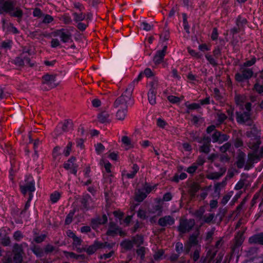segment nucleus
I'll list each match as a JSON object with an SVG mask.
<instances>
[{"label": "nucleus", "instance_id": "31", "mask_svg": "<svg viewBox=\"0 0 263 263\" xmlns=\"http://www.w3.org/2000/svg\"><path fill=\"white\" fill-rule=\"evenodd\" d=\"M201 251V248L199 247L197 248L193 253L190 254V257L193 259L194 262H197L200 258V253Z\"/></svg>", "mask_w": 263, "mask_h": 263}, {"label": "nucleus", "instance_id": "47", "mask_svg": "<svg viewBox=\"0 0 263 263\" xmlns=\"http://www.w3.org/2000/svg\"><path fill=\"white\" fill-rule=\"evenodd\" d=\"M199 152L205 154H209L210 152V145L203 143V144L199 147Z\"/></svg>", "mask_w": 263, "mask_h": 263}, {"label": "nucleus", "instance_id": "3", "mask_svg": "<svg viewBox=\"0 0 263 263\" xmlns=\"http://www.w3.org/2000/svg\"><path fill=\"white\" fill-rule=\"evenodd\" d=\"M127 96L128 92L124 91L122 95L118 97L114 102V105L117 109V114L118 115H125L128 113L127 104L132 100V96L129 98Z\"/></svg>", "mask_w": 263, "mask_h": 263}, {"label": "nucleus", "instance_id": "30", "mask_svg": "<svg viewBox=\"0 0 263 263\" xmlns=\"http://www.w3.org/2000/svg\"><path fill=\"white\" fill-rule=\"evenodd\" d=\"M138 81L135 79L132 83L128 85L127 88L125 89L126 92H128L127 97H130L133 95V92L135 88V84L138 83Z\"/></svg>", "mask_w": 263, "mask_h": 263}, {"label": "nucleus", "instance_id": "11", "mask_svg": "<svg viewBox=\"0 0 263 263\" xmlns=\"http://www.w3.org/2000/svg\"><path fill=\"white\" fill-rule=\"evenodd\" d=\"M248 242L251 245L263 246V232L258 233L250 236L248 239Z\"/></svg>", "mask_w": 263, "mask_h": 263}, {"label": "nucleus", "instance_id": "34", "mask_svg": "<svg viewBox=\"0 0 263 263\" xmlns=\"http://www.w3.org/2000/svg\"><path fill=\"white\" fill-rule=\"evenodd\" d=\"M0 243L4 247L11 246V241L9 236L5 235L0 239Z\"/></svg>", "mask_w": 263, "mask_h": 263}, {"label": "nucleus", "instance_id": "5", "mask_svg": "<svg viewBox=\"0 0 263 263\" xmlns=\"http://www.w3.org/2000/svg\"><path fill=\"white\" fill-rule=\"evenodd\" d=\"M253 74V71L250 68L241 67L240 71L235 75V79L238 82H243L250 79Z\"/></svg>", "mask_w": 263, "mask_h": 263}, {"label": "nucleus", "instance_id": "23", "mask_svg": "<svg viewBox=\"0 0 263 263\" xmlns=\"http://www.w3.org/2000/svg\"><path fill=\"white\" fill-rule=\"evenodd\" d=\"M165 55V54L163 53V51L160 52L158 50L157 51L153 58V61L154 63L156 65H158L162 62Z\"/></svg>", "mask_w": 263, "mask_h": 263}, {"label": "nucleus", "instance_id": "63", "mask_svg": "<svg viewBox=\"0 0 263 263\" xmlns=\"http://www.w3.org/2000/svg\"><path fill=\"white\" fill-rule=\"evenodd\" d=\"M234 146L236 148L241 147L243 146V142L241 139L237 138L234 142Z\"/></svg>", "mask_w": 263, "mask_h": 263}, {"label": "nucleus", "instance_id": "28", "mask_svg": "<svg viewBox=\"0 0 263 263\" xmlns=\"http://www.w3.org/2000/svg\"><path fill=\"white\" fill-rule=\"evenodd\" d=\"M91 198V196L89 194H87L84 196L81 200V204L82 205L83 209L88 211L89 210V205L88 200Z\"/></svg>", "mask_w": 263, "mask_h": 263}, {"label": "nucleus", "instance_id": "42", "mask_svg": "<svg viewBox=\"0 0 263 263\" xmlns=\"http://www.w3.org/2000/svg\"><path fill=\"white\" fill-rule=\"evenodd\" d=\"M73 16L74 17V21L76 22L82 21L85 18V14L81 12L80 13L74 12L73 13Z\"/></svg>", "mask_w": 263, "mask_h": 263}, {"label": "nucleus", "instance_id": "1", "mask_svg": "<svg viewBox=\"0 0 263 263\" xmlns=\"http://www.w3.org/2000/svg\"><path fill=\"white\" fill-rule=\"evenodd\" d=\"M13 257L8 256L2 259L3 263H23L24 250L23 243H14L12 247Z\"/></svg>", "mask_w": 263, "mask_h": 263}, {"label": "nucleus", "instance_id": "4", "mask_svg": "<svg viewBox=\"0 0 263 263\" xmlns=\"http://www.w3.org/2000/svg\"><path fill=\"white\" fill-rule=\"evenodd\" d=\"M247 136L252 140H254L251 146V148L254 151H257L261 144L260 131L256 127L253 126L250 130L246 133Z\"/></svg>", "mask_w": 263, "mask_h": 263}, {"label": "nucleus", "instance_id": "33", "mask_svg": "<svg viewBox=\"0 0 263 263\" xmlns=\"http://www.w3.org/2000/svg\"><path fill=\"white\" fill-rule=\"evenodd\" d=\"M76 213V210L75 209H72L71 210L69 213L66 216L65 219V225H69L70 224L73 220V217Z\"/></svg>", "mask_w": 263, "mask_h": 263}, {"label": "nucleus", "instance_id": "53", "mask_svg": "<svg viewBox=\"0 0 263 263\" xmlns=\"http://www.w3.org/2000/svg\"><path fill=\"white\" fill-rule=\"evenodd\" d=\"M13 63L16 66L19 67H23L24 65L23 59L22 58L21 54L20 57H16L13 61Z\"/></svg>", "mask_w": 263, "mask_h": 263}, {"label": "nucleus", "instance_id": "14", "mask_svg": "<svg viewBox=\"0 0 263 263\" xmlns=\"http://www.w3.org/2000/svg\"><path fill=\"white\" fill-rule=\"evenodd\" d=\"M246 162L247 161H246V154L243 152L239 150V152L236 157V164L237 167L238 168H242L243 167L245 168Z\"/></svg>", "mask_w": 263, "mask_h": 263}, {"label": "nucleus", "instance_id": "50", "mask_svg": "<svg viewBox=\"0 0 263 263\" xmlns=\"http://www.w3.org/2000/svg\"><path fill=\"white\" fill-rule=\"evenodd\" d=\"M137 217L141 219L145 220L147 218L146 212L145 210L140 208L137 212Z\"/></svg>", "mask_w": 263, "mask_h": 263}, {"label": "nucleus", "instance_id": "41", "mask_svg": "<svg viewBox=\"0 0 263 263\" xmlns=\"http://www.w3.org/2000/svg\"><path fill=\"white\" fill-rule=\"evenodd\" d=\"M200 116H193L192 122L194 125L199 126L203 122L204 119L200 118Z\"/></svg>", "mask_w": 263, "mask_h": 263}, {"label": "nucleus", "instance_id": "60", "mask_svg": "<svg viewBox=\"0 0 263 263\" xmlns=\"http://www.w3.org/2000/svg\"><path fill=\"white\" fill-rule=\"evenodd\" d=\"M96 151L97 154H100L105 150L104 146L101 143H97L95 145Z\"/></svg>", "mask_w": 263, "mask_h": 263}, {"label": "nucleus", "instance_id": "16", "mask_svg": "<svg viewBox=\"0 0 263 263\" xmlns=\"http://www.w3.org/2000/svg\"><path fill=\"white\" fill-rule=\"evenodd\" d=\"M100 245V241L96 240L92 245L89 246L86 249H85V251L89 255H92L97 250L101 249Z\"/></svg>", "mask_w": 263, "mask_h": 263}, {"label": "nucleus", "instance_id": "24", "mask_svg": "<svg viewBox=\"0 0 263 263\" xmlns=\"http://www.w3.org/2000/svg\"><path fill=\"white\" fill-rule=\"evenodd\" d=\"M199 233H193L192 234L189 238L188 244L192 246H196L198 244V237Z\"/></svg>", "mask_w": 263, "mask_h": 263}, {"label": "nucleus", "instance_id": "9", "mask_svg": "<svg viewBox=\"0 0 263 263\" xmlns=\"http://www.w3.org/2000/svg\"><path fill=\"white\" fill-rule=\"evenodd\" d=\"M151 88L148 93V99L149 102L152 105L156 104V89L158 86V83L157 81H153L151 83Z\"/></svg>", "mask_w": 263, "mask_h": 263}, {"label": "nucleus", "instance_id": "46", "mask_svg": "<svg viewBox=\"0 0 263 263\" xmlns=\"http://www.w3.org/2000/svg\"><path fill=\"white\" fill-rule=\"evenodd\" d=\"M229 138L230 136L228 135L223 134L222 132H220L219 138L217 143L221 144L224 142L227 141L229 140Z\"/></svg>", "mask_w": 263, "mask_h": 263}, {"label": "nucleus", "instance_id": "40", "mask_svg": "<svg viewBox=\"0 0 263 263\" xmlns=\"http://www.w3.org/2000/svg\"><path fill=\"white\" fill-rule=\"evenodd\" d=\"M24 237V235L20 230L15 231L13 234V238L16 241H20Z\"/></svg>", "mask_w": 263, "mask_h": 263}, {"label": "nucleus", "instance_id": "39", "mask_svg": "<svg viewBox=\"0 0 263 263\" xmlns=\"http://www.w3.org/2000/svg\"><path fill=\"white\" fill-rule=\"evenodd\" d=\"M27 53H28V54H29L28 51L26 52H23L21 54V56L22 59H23L24 63H25L26 62V63L28 64L30 67H33L34 66V63L30 62V59L27 55Z\"/></svg>", "mask_w": 263, "mask_h": 263}, {"label": "nucleus", "instance_id": "45", "mask_svg": "<svg viewBox=\"0 0 263 263\" xmlns=\"http://www.w3.org/2000/svg\"><path fill=\"white\" fill-rule=\"evenodd\" d=\"M232 144L230 142H228L219 147V151L222 153H226L231 147Z\"/></svg>", "mask_w": 263, "mask_h": 263}, {"label": "nucleus", "instance_id": "51", "mask_svg": "<svg viewBox=\"0 0 263 263\" xmlns=\"http://www.w3.org/2000/svg\"><path fill=\"white\" fill-rule=\"evenodd\" d=\"M198 168V166L196 163L192 164L188 167L185 171L190 174L193 175Z\"/></svg>", "mask_w": 263, "mask_h": 263}, {"label": "nucleus", "instance_id": "21", "mask_svg": "<svg viewBox=\"0 0 263 263\" xmlns=\"http://www.w3.org/2000/svg\"><path fill=\"white\" fill-rule=\"evenodd\" d=\"M30 249L37 257L41 258L44 256V250L40 246L34 245Z\"/></svg>", "mask_w": 263, "mask_h": 263}, {"label": "nucleus", "instance_id": "54", "mask_svg": "<svg viewBox=\"0 0 263 263\" xmlns=\"http://www.w3.org/2000/svg\"><path fill=\"white\" fill-rule=\"evenodd\" d=\"M180 254L178 253H172L170 255L168 259L171 262V263H176L178 258L180 257Z\"/></svg>", "mask_w": 263, "mask_h": 263}, {"label": "nucleus", "instance_id": "37", "mask_svg": "<svg viewBox=\"0 0 263 263\" xmlns=\"http://www.w3.org/2000/svg\"><path fill=\"white\" fill-rule=\"evenodd\" d=\"M186 106L187 107V110L186 112L189 114V110H196L200 108V104L198 103H193L192 104H187V103H185Z\"/></svg>", "mask_w": 263, "mask_h": 263}, {"label": "nucleus", "instance_id": "17", "mask_svg": "<svg viewBox=\"0 0 263 263\" xmlns=\"http://www.w3.org/2000/svg\"><path fill=\"white\" fill-rule=\"evenodd\" d=\"M255 116H236L237 122L241 124L251 125Z\"/></svg>", "mask_w": 263, "mask_h": 263}, {"label": "nucleus", "instance_id": "19", "mask_svg": "<svg viewBox=\"0 0 263 263\" xmlns=\"http://www.w3.org/2000/svg\"><path fill=\"white\" fill-rule=\"evenodd\" d=\"M235 239L234 245L232 249L234 252L237 249L239 250L242 245L245 239L243 234H238V235L235 237Z\"/></svg>", "mask_w": 263, "mask_h": 263}, {"label": "nucleus", "instance_id": "27", "mask_svg": "<svg viewBox=\"0 0 263 263\" xmlns=\"http://www.w3.org/2000/svg\"><path fill=\"white\" fill-rule=\"evenodd\" d=\"M133 245H137L138 247L143 245L144 242L143 236L141 234H137L132 239Z\"/></svg>", "mask_w": 263, "mask_h": 263}, {"label": "nucleus", "instance_id": "32", "mask_svg": "<svg viewBox=\"0 0 263 263\" xmlns=\"http://www.w3.org/2000/svg\"><path fill=\"white\" fill-rule=\"evenodd\" d=\"M56 76V74H49L48 73L44 75L42 77L43 80V83L48 84L51 81L54 82Z\"/></svg>", "mask_w": 263, "mask_h": 263}, {"label": "nucleus", "instance_id": "18", "mask_svg": "<svg viewBox=\"0 0 263 263\" xmlns=\"http://www.w3.org/2000/svg\"><path fill=\"white\" fill-rule=\"evenodd\" d=\"M118 233H119L120 235H122L123 232L121 228L118 226H116L115 224H110L109 229L107 231V234L109 236H114Z\"/></svg>", "mask_w": 263, "mask_h": 263}, {"label": "nucleus", "instance_id": "22", "mask_svg": "<svg viewBox=\"0 0 263 263\" xmlns=\"http://www.w3.org/2000/svg\"><path fill=\"white\" fill-rule=\"evenodd\" d=\"M76 158L74 156H71L70 158L68 159V160L65 161L63 164V167L66 170L68 171L71 168V167L76 165Z\"/></svg>", "mask_w": 263, "mask_h": 263}, {"label": "nucleus", "instance_id": "26", "mask_svg": "<svg viewBox=\"0 0 263 263\" xmlns=\"http://www.w3.org/2000/svg\"><path fill=\"white\" fill-rule=\"evenodd\" d=\"M33 241L36 243H41L43 242L47 237V235L45 234H41L38 235L37 232H34Z\"/></svg>", "mask_w": 263, "mask_h": 263}, {"label": "nucleus", "instance_id": "55", "mask_svg": "<svg viewBox=\"0 0 263 263\" xmlns=\"http://www.w3.org/2000/svg\"><path fill=\"white\" fill-rule=\"evenodd\" d=\"M136 253L141 259H144L145 255V249L144 247H140L136 250Z\"/></svg>", "mask_w": 263, "mask_h": 263}, {"label": "nucleus", "instance_id": "44", "mask_svg": "<svg viewBox=\"0 0 263 263\" xmlns=\"http://www.w3.org/2000/svg\"><path fill=\"white\" fill-rule=\"evenodd\" d=\"M164 254V251L163 249L159 250L154 255V258L156 261H159L162 259V256Z\"/></svg>", "mask_w": 263, "mask_h": 263}, {"label": "nucleus", "instance_id": "8", "mask_svg": "<svg viewBox=\"0 0 263 263\" xmlns=\"http://www.w3.org/2000/svg\"><path fill=\"white\" fill-rule=\"evenodd\" d=\"M257 151H254L253 153H249L248 156V159L245 166V170L249 171L253 167L255 162H257L260 160L259 157L256 154Z\"/></svg>", "mask_w": 263, "mask_h": 263}, {"label": "nucleus", "instance_id": "58", "mask_svg": "<svg viewBox=\"0 0 263 263\" xmlns=\"http://www.w3.org/2000/svg\"><path fill=\"white\" fill-rule=\"evenodd\" d=\"M72 121L70 120L65 121L62 126L63 130L64 131L68 130L72 127Z\"/></svg>", "mask_w": 263, "mask_h": 263}, {"label": "nucleus", "instance_id": "35", "mask_svg": "<svg viewBox=\"0 0 263 263\" xmlns=\"http://www.w3.org/2000/svg\"><path fill=\"white\" fill-rule=\"evenodd\" d=\"M156 125L160 128L167 129L168 127V123L161 118H158L156 120Z\"/></svg>", "mask_w": 263, "mask_h": 263}, {"label": "nucleus", "instance_id": "15", "mask_svg": "<svg viewBox=\"0 0 263 263\" xmlns=\"http://www.w3.org/2000/svg\"><path fill=\"white\" fill-rule=\"evenodd\" d=\"M132 171L130 173H126V171L122 173V177H125L127 179H133L135 177L137 173L139 172L140 167L139 165L135 163L133 165L132 167Z\"/></svg>", "mask_w": 263, "mask_h": 263}, {"label": "nucleus", "instance_id": "56", "mask_svg": "<svg viewBox=\"0 0 263 263\" xmlns=\"http://www.w3.org/2000/svg\"><path fill=\"white\" fill-rule=\"evenodd\" d=\"M253 89L255 90L258 94L263 95V86L258 83H256L253 87Z\"/></svg>", "mask_w": 263, "mask_h": 263}, {"label": "nucleus", "instance_id": "7", "mask_svg": "<svg viewBox=\"0 0 263 263\" xmlns=\"http://www.w3.org/2000/svg\"><path fill=\"white\" fill-rule=\"evenodd\" d=\"M14 4L11 0H0V14L4 12L9 14L14 9Z\"/></svg>", "mask_w": 263, "mask_h": 263}, {"label": "nucleus", "instance_id": "49", "mask_svg": "<svg viewBox=\"0 0 263 263\" xmlns=\"http://www.w3.org/2000/svg\"><path fill=\"white\" fill-rule=\"evenodd\" d=\"M175 251L178 254H181L184 251V246L180 241H178L175 245Z\"/></svg>", "mask_w": 263, "mask_h": 263}, {"label": "nucleus", "instance_id": "2", "mask_svg": "<svg viewBox=\"0 0 263 263\" xmlns=\"http://www.w3.org/2000/svg\"><path fill=\"white\" fill-rule=\"evenodd\" d=\"M19 190L21 193L25 196L27 193L35 191V182L31 174H26L23 180L18 183Z\"/></svg>", "mask_w": 263, "mask_h": 263}, {"label": "nucleus", "instance_id": "12", "mask_svg": "<svg viewBox=\"0 0 263 263\" xmlns=\"http://www.w3.org/2000/svg\"><path fill=\"white\" fill-rule=\"evenodd\" d=\"M175 223L174 218L170 216H164L160 218L158 221V224L163 227H167V226H171Z\"/></svg>", "mask_w": 263, "mask_h": 263}, {"label": "nucleus", "instance_id": "36", "mask_svg": "<svg viewBox=\"0 0 263 263\" xmlns=\"http://www.w3.org/2000/svg\"><path fill=\"white\" fill-rule=\"evenodd\" d=\"M50 200L52 203H57L61 198V194L59 192L55 191L53 193L51 194Z\"/></svg>", "mask_w": 263, "mask_h": 263}, {"label": "nucleus", "instance_id": "52", "mask_svg": "<svg viewBox=\"0 0 263 263\" xmlns=\"http://www.w3.org/2000/svg\"><path fill=\"white\" fill-rule=\"evenodd\" d=\"M100 244H101V245H100L101 249L107 248V249L110 250V249H112V248L114 247V246L115 245V243L113 242L108 243V242H102L101 241H100Z\"/></svg>", "mask_w": 263, "mask_h": 263}, {"label": "nucleus", "instance_id": "57", "mask_svg": "<svg viewBox=\"0 0 263 263\" xmlns=\"http://www.w3.org/2000/svg\"><path fill=\"white\" fill-rule=\"evenodd\" d=\"M204 212H205V211L203 208H200L199 209L195 211V212L194 213V215L197 218H198L199 219H202L204 217L203 214H204Z\"/></svg>", "mask_w": 263, "mask_h": 263}, {"label": "nucleus", "instance_id": "6", "mask_svg": "<svg viewBox=\"0 0 263 263\" xmlns=\"http://www.w3.org/2000/svg\"><path fill=\"white\" fill-rule=\"evenodd\" d=\"M195 226V221L193 219H181L178 227V231L181 234H185L192 230Z\"/></svg>", "mask_w": 263, "mask_h": 263}, {"label": "nucleus", "instance_id": "10", "mask_svg": "<svg viewBox=\"0 0 263 263\" xmlns=\"http://www.w3.org/2000/svg\"><path fill=\"white\" fill-rule=\"evenodd\" d=\"M108 221V217L105 214L102 217L99 216L93 218L91 220V224L93 229L98 228L100 225L106 224Z\"/></svg>", "mask_w": 263, "mask_h": 263}, {"label": "nucleus", "instance_id": "43", "mask_svg": "<svg viewBox=\"0 0 263 263\" xmlns=\"http://www.w3.org/2000/svg\"><path fill=\"white\" fill-rule=\"evenodd\" d=\"M43 250L44 255H47L53 252L55 250V247L51 244L48 243L44 247Z\"/></svg>", "mask_w": 263, "mask_h": 263}, {"label": "nucleus", "instance_id": "20", "mask_svg": "<svg viewBox=\"0 0 263 263\" xmlns=\"http://www.w3.org/2000/svg\"><path fill=\"white\" fill-rule=\"evenodd\" d=\"M147 196L146 193H145L142 189H138L135 193V200L139 203H141Z\"/></svg>", "mask_w": 263, "mask_h": 263}, {"label": "nucleus", "instance_id": "61", "mask_svg": "<svg viewBox=\"0 0 263 263\" xmlns=\"http://www.w3.org/2000/svg\"><path fill=\"white\" fill-rule=\"evenodd\" d=\"M247 23V20L245 18H242L240 16H239L236 21V26L241 28L243 24Z\"/></svg>", "mask_w": 263, "mask_h": 263}, {"label": "nucleus", "instance_id": "48", "mask_svg": "<svg viewBox=\"0 0 263 263\" xmlns=\"http://www.w3.org/2000/svg\"><path fill=\"white\" fill-rule=\"evenodd\" d=\"M121 141L125 146H129V147H133V145L130 139L126 136H124L122 137Z\"/></svg>", "mask_w": 263, "mask_h": 263}, {"label": "nucleus", "instance_id": "62", "mask_svg": "<svg viewBox=\"0 0 263 263\" xmlns=\"http://www.w3.org/2000/svg\"><path fill=\"white\" fill-rule=\"evenodd\" d=\"M98 121L103 124L108 123L110 122V119L108 118L109 116H97Z\"/></svg>", "mask_w": 263, "mask_h": 263}, {"label": "nucleus", "instance_id": "59", "mask_svg": "<svg viewBox=\"0 0 263 263\" xmlns=\"http://www.w3.org/2000/svg\"><path fill=\"white\" fill-rule=\"evenodd\" d=\"M219 133L220 131L216 130L214 133L212 135L211 139L212 142L213 143H217L218 142V139L219 138Z\"/></svg>", "mask_w": 263, "mask_h": 263}, {"label": "nucleus", "instance_id": "64", "mask_svg": "<svg viewBox=\"0 0 263 263\" xmlns=\"http://www.w3.org/2000/svg\"><path fill=\"white\" fill-rule=\"evenodd\" d=\"M245 185V181L243 180H239L234 186V190H240L242 189Z\"/></svg>", "mask_w": 263, "mask_h": 263}, {"label": "nucleus", "instance_id": "38", "mask_svg": "<svg viewBox=\"0 0 263 263\" xmlns=\"http://www.w3.org/2000/svg\"><path fill=\"white\" fill-rule=\"evenodd\" d=\"M73 143L71 141H69L66 147L64 148L63 151V154L65 157H68L69 156L70 152L72 149V147Z\"/></svg>", "mask_w": 263, "mask_h": 263}, {"label": "nucleus", "instance_id": "29", "mask_svg": "<svg viewBox=\"0 0 263 263\" xmlns=\"http://www.w3.org/2000/svg\"><path fill=\"white\" fill-rule=\"evenodd\" d=\"M23 13L22 10L17 7L16 8H14L13 10H11V11L9 13V15L13 17H17L18 19H20L22 18L23 16Z\"/></svg>", "mask_w": 263, "mask_h": 263}, {"label": "nucleus", "instance_id": "25", "mask_svg": "<svg viewBox=\"0 0 263 263\" xmlns=\"http://www.w3.org/2000/svg\"><path fill=\"white\" fill-rule=\"evenodd\" d=\"M120 246L126 250H131L133 247V242L132 240L124 239L121 243Z\"/></svg>", "mask_w": 263, "mask_h": 263}, {"label": "nucleus", "instance_id": "13", "mask_svg": "<svg viewBox=\"0 0 263 263\" xmlns=\"http://www.w3.org/2000/svg\"><path fill=\"white\" fill-rule=\"evenodd\" d=\"M54 35L59 36L63 42L66 43L71 40V34L68 31L65 32L64 29H62L54 31Z\"/></svg>", "mask_w": 263, "mask_h": 263}]
</instances>
